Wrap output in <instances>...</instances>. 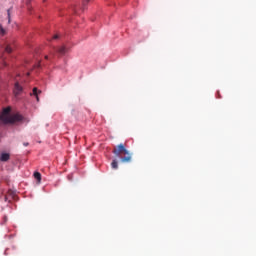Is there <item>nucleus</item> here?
Instances as JSON below:
<instances>
[{"label":"nucleus","mask_w":256,"mask_h":256,"mask_svg":"<svg viewBox=\"0 0 256 256\" xmlns=\"http://www.w3.org/2000/svg\"><path fill=\"white\" fill-rule=\"evenodd\" d=\"M0 121L4 123V125H9L13 123H17L19 121H23V116L21 114L11 115V107L4 108L2 113L0 114Z\"/></svg>","instance_id":"1"},{"label":"nucleus","mask_w":256,"mask_h":256,"mask_svg":"<svg viewBox=\"0 0 256 256\" xmlns=\"http://www.w3.org/2000/svg\"><path fill=\"white\" fill-rule=\"evenodd\" d=\"M112 153H114L116 157H121V153L126 155L120 158L121 163H130L131 161V153H129V150L125 149V145L123 144H119L118 148H115Z\"/></svg>","instance_id":"2"},{"label":"nucleus","mask_w":256,"mask_h":256,"mask_svg":"<svg viewBox=\"0 0 256 256\" xmlns=\"http://www.w3.org/2000/svg\"><path fill=\"white\" fill-rule=\"evenodd\" d=\"M54 51L50 52V55L52 57H55V53H59V55H65L67 53V48L65 46L59 47V48H53Z\"/></svg>","instance_id":"3"},{"label":"nucleus","mask_w":256,"mask_h":256,"mask_svg":"<svg viewBox=\"0 0 256 256\" xmlns=\"http://www.w3.org/2000/svg\"><path fill=\"white\" fill-rule=\"evenodd\" d=\"M13 93H14L15 97H19V95H21L23 93V86H21V84H19V82L15 83Z\"/></svg>","instance_id":"4"},{"label":"nucleus","mask_w":256,"mask_h":256,"mask_svg":"<svg viewBox=\"0 0 256 256\" xmlns=\"http://www.w3.org/2000/svg\"><path fill=\"white\" fill-rule=\"evenodd\" d=\"M9 159H11V155L7 152H3L0 154V161L2 163H7V161H9Z\"/></svg>","instance_id":"5"},{"label":"nucleus","mask_w":256,"mask_h":256,"mask_svg":"<svg viewBox=\"0 0 256 256\" xmlns=\"http://www.w3.org/2000/svg\"><path fill=\"white\" fill-rule=\"evenodd\" d=\"M4 50L6 53H13V46L11 44H6Z\"/></svg>","instance_id":"6"},{"label":"nucleus","mask_w":256,"mask_h":256,"mask_svg":"<svg viewBox=\"0 0 256 256\" xmlns=\"http://www.w3.org/2000/svg\"><path fill=\"white\" fill-rule=\"evenodd\" d=\"M39 93H41V91H39L37 88H33V95L36 96V101H39Z\"/></svg>","instance_id":"7"},{"label":"nucleus","mask_w":256,"mask_h":256,"mask_svg":"<svg viewBox=\"0 0 256 256\" xmlns=\"http://www.w3.org/2000/svg\"><path fill=\"white\" fill-rule=\"evenodd\" d=\"M111 167L112 169H119V163L117 162V160L112 161Z\"/></svg>","instance_id":"8"},{"label":"nucleus","mask_w":256,"mask_h":256,"mask_svg":"<svg viewBox=\"0 0 256 256\" xmlns=\"http://www.w3.org/2000/svg\"><path fill=\"white\" fill-rule=\"evenodd\" d=\"M34 178L38 181V183H41V173L34 172Z\"/></svg>","instance_id":"9"},{"label":"nucleus","mask_w":256,"mask_h":256,"mask_svg":"<svg viewBox=\"0 0 256 256\" xmlns=\"http://www.w3.org/2000/svg\"><path fill=\"white\" fill-rule=\"evenodd\" d=\"M7 14H8V23H11V10L10 9L7 10Z\"/></svg>","instance_id":"10"},{"label":"nucleus","mask_w":256,"mask_h":256,"mask_svg":"<svg viewBox=\"0 0 256 256\" xmlns=\"http://www.w3.org/2000/svg\"><path fill=\"white\" fill-rule=\"evenodd\" d=\"M5 34V29L3 28V26L0 24V35H4Z\"/></svg>","instance_id":"11"},{"label":"nucleus","mask_w":256,"mask_h":256,"mask_svg":"<svg viewBox=\"0 0 256 256\" xmlns=\"http://www.w3.org/2000/svg\"><path fill=\"white\" fill-rule=\"evenodd\" d=\"M52 39H59V34H55Z\"/></svg>","instance_id":"12"},{"label":"nucleus","mask_w":256,"mask_h":256,"mask_svg":"<svg viewBox=\"0 0 256 256\" xmlns=\"http://www.w3.org/2000/svg\"><path fill=\"white\" fill-rule=\"evenodd\" d=\"M23 145L24 147H29V142H24Z\"/></svg>","instance_id":"13"},{"label":"nucleus","mask_w":256,"mask_h":256,"mask_svg":"<svg viewBox=\"0 0 256 256\" xmlns=\"http://www.w3.org/2000/svg\"><path fill=\"white\" fill-rule=\"evenodd\" d=\"M6 221H7V216L4 217V223H6Z\"/></svg>","instance_id":"14"},{"label":"nucleus","mask_w":256,"mask_h":256,"mask_svg":"<svg viewBox=\"0 0 256 256\" xmlns=\"http://www.w3.org/2000/svg\"><path fill=\"white\" fill-rule=\"evenodd\" d=\"M45 59H49V56H48V55H46V56H45Z\"/></svg>","instance_id":"15"},{"label":"nucleus","mask_w":256,"mask_h":256,"mask_svg":"<svg viewBox=\"0 0 256 256\" xmlns=\"http://www.w3.org/2000/svg\"><path fill=\"white\" fill-rule=\"evenodd\" d=\"M87 3H89V0H85Z\"/></svg>","instance_id":"16"}]
</instances>
